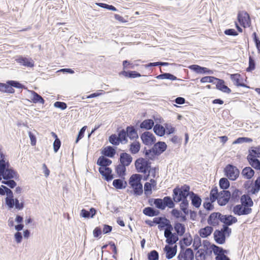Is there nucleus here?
<instances>
[{
	"instance_id": "nucleus-9",
	"label": "nucleus",
	"mask_w": 260,
	"mask_h": 260,
	"mask_svg": "<svg viewBox=\"0 0 260 260\" xmlns=\"http://www.w3.org/2000/svg\"><path fill=\"white\" fill-rule=\"evenodd\" d=\"M232 232H229V233L225 232L221 228L220 230H216L213 234L214 239L216 243L219 244H223L225 242L226 236L230 237Z\"/></svg>"
},
{
	"instance_id": "nucleus-30",
	"label": "nucleus",
	"mask_w": 260,
	"mask_h": 260,
	"mask_svg": "<svg viewBox=\"0 0 260 260\" xmlns=\"http://www.w3.org/2000/svg\"><path fill=\"white\" fill-rule=\"evenodd\" d=\"M111 164L112 160L104 156H100L96 162V164L102 168H108V167Z\"/></svg>"
},
{
	"instance_id": "nucleus-3",
	"label": "nucleus",
	"mask_w": 260,
	"mask_h": 260,
	"mask_svg": "<svg viewBox=\"0 0 260 260\" xmlns=\"http://www.w3.org/2000/svg\"><path fill=\"white\" fill-rule=\"evenodd\" d=\"M142 179V175L134 174L130 177L128 180V183L133 189V193L136 196H141L143 192Z\"/></svg>"
},
{
	"instance_id": "nucleus-21",
	"label": "nucleus",
	"mask_w": 260,
	"mask_h": 260,
	"mask_svg": "<svg viewBox=\"0 0 260 260\" xmlns=\"http://www.w3.org/2000/svg\"><path fill=\"white\" fill-rule=\"evenodd\" d=\"M189 196L191 205L195 208H199L202 203V199L200 196L193 191H190Z\"/></svg>"
},
{
	"instance_id": "nucleus-39",
	"label": "nucleus",
	"mask_w": 260,
	"mask_h": 260,
	"mask_svg": "<svg viewBox=\"0 0 260 260\" xmlns=\"http://www.w3.org/2000/svg\"><path fill=\"white\" fill-rule=\"evenodd\" d=\"M247 157L260 158V147H251Z\"/></svg>"
},
{
	"instance_id": "nucleus-46",
	"label": "nucleus",
	"mask_w": 260,
	"mask_h": 260,
	"mask_svg": "<svg viewBox=\"0 0 260 260\" xmlns=\"http://www.w3.org/2000/svg\"><path fill=\"white\" fill-rule=\"evenodd\" d=\"M249 164L256 170H260V161L256 158L247 157Z\"/></svg>"
},
{
	"instance_id": "nucleus-24",
	"label": "nucleus",
	"mask_w": 260,
	"mask_h": 260,
	"mask_svg": "<svg viewBox=\"0 0 260 260\" xmlns=\"http://www.w3.org/2000/svg\"><path fill=\"white\" fill-rule=\"evenodd\" d=\"M28 92L31 93L30 96V101L33 103H40L44 104L45 102L44 99L37 92L34 90H28Z\"/></svg>"
},
{
	"instance_id": "nucleus-2",
	"label": "nucleus",
	"mask_w": 260,
	"mask_h": 260,
	"mask_svg": "<svg viewBox=\"0 0 260 260\" xmlns=\"http://www.w3.org/2000/svg\"><path fill=\"white\" fill-rule=\"evenodd\" d=\"M190 186L184 184L181 187L176 186L173 190L172 200L174 203H179L181 201L187 199L190 194Z\"/></svg>"
},
{
	"instance_id": "nucleus-13",
	"label": "nucleus",
	"mask_w": 260,
	"mask_h": 260,
	"mask_svg": "<svg viewBox=\"0 0 260 260\" xmlns=\"http://www.w3.org/2000/svg\"><path fill=\"white\" fill-rule=\"evenodd\" d=\"M233 212L234 214L240 216L242 215H248L251 213L252 209L246 206L239 204L234 207Z\"/></svg>"
},
{
	"instance_id": "nucleus-64",
	"label": "nucleus",
	"mask_w": 260,
	"mask_h": 260,
	"mask_svg": "<svg viewBox=\"0 0 260 260\" xmlns=\"http://www.w3.org/2000/svg\"><path fill=\"white\" fill-rule=\"evenodd\" d=\"M224 34L226 36L236 37L239 35L238 31H237L234 28H228L224 30Z\"/></svg>"
},
{
	"instance_id": "nucleus-25",
	"label": "nucleus",
	"mask_w": 260,
	"mask_h": 260,
	"mask_svg": "<svg viewBox=\"0 0 260 260\" xmlns=\"http://www.w3.org/2000/svg\"><path fill=\"white\" fill-rule=\"evenodd\" d=\"M140 59L134 60L133 61L127 59L124 60L122 61V69L128 70H134L136 67L139 66L137 62L141 61Z\"/></svg>"
},
{
	"instance_id": "nucleus-38",
	"label": "nucleus",
	"mask_w": 260,
	"mask_h": 260,
	"mask_svg": "<svg viewBox=\"0 0 260 260\" xmlns=\"http://www.w3.org/2000/svg\"><path fill=\"white\" fill-rule=\"evenodd\" d=\"M191 71L198 74H204L206 67L198 64H191L188 67Z\"/></svg>"
},
{
	"instance_id": "nucleus-29",
	"label": "nucleus",
	"mask_w": 260,
	"mask_h": 260,
	"mask_svg": "<svg viewBox=\"0 0 260 260\" xmlns=\"http://www.w3.org/2000/svg\"><path fill=\"white\" fill-rule=\"evenodd\" d=\"M101 153L104 156L112 158L116 154V150L113 147L108 146L103 149Z\"/></svg>"
},
{
	"instance_id": "nucleus-10",
	"label": "nucleus",
	"mask_w": 260,
	"mask_h": 260,
	"mask_svg": "<svg viewBox=\"0 0 260 260\" xmlns=\"http://www.w3.org/2000/svg\"><path fill=\"white\" fill-rule=\"evenodd\" d=\"M230 77L236 86L250 88L249 86L243 83V78L241 74L239 73L231 74H230Z\"/></svg>"
},
{
	"instance_id": "nucleus-58",
	"label": "nucleus",
	"mask_w": 260,
	"mask_h": 260,
	"mask_svg": "<svg viewBox=\"0 0 260 260\" xmlns=\"http://www.w3.org/2000/svg\"><path fill=\"white\" fill-rule=\"evenodd\" d=\"M147 258L148 260H158V252L155 250H151L148 253Z\"/></svg>"
},
{
	"instance_id": "nucleus-17",
	"label": "nucleus",
	"mask_w": 260,
	"mask_h": 260,
	"mask_svg": "<svg viewBox=\"0 0 260 260\" xmlns=\"http://www.w3.org/2000/svg\"><path fill=\"white\" fill-rule=\"evenodd\" d=\"M4 180H8L13 178H16L18 177V173L12 167L10 166L5 169L3 172L0 173Z\"/></svg>"
},
{
	"instance_id": "nucleus-7",
	"label": "nucleus",
	"mask_w": 260,
	"mask_h": 260,
	"mask_svg": "<svg viewBox=\"0 0 260 260\" xmlns=\"http://www.w3.org/2000/svg\"><path fill=\"white\" fill-rule=\"evenodd\" d=\"M237 20L244 28L250 27L251 25L250 15L246 11H239L237 14Z\"/></svg>"
},
{
	"instance_id": "nucleus-23",
	"label": "nucleus",
	"mask_w": 260,
	"mask_h": 260,
	"mask_svg": "<svg viewBox=\"0 0 260 260\" xmlns=\"http://www.w3.org/2000/svg\"><path fill=\"white\" fill-rule=\"evenodd\" d=\"M133 160L132 156L126 152L121 153L120 155L119 161L120 164L126 167L128 166Z\"/></svg>"
},
{
	"instance_id": "nucleus-62",
	"label": "nucleus",
	"mask_w": 260,
	"mask_h": 260,
	"mask_svg": "<svg viewBox=\"0 0 260 260\" xmlns=\"http://www.w3.org/2000/svg\"><path fill=\"white\" fill-rule=\"evenodd\" d=\"M143 153L145 154L146 157L150 160H153L156 155H153V150L152 148L150 149H147L146 147L144 148Z\"/></svg>"
},
{
	"instance_id": "nucleus-16",
	"label": "nucleus",
	"mask_w": 260,
	"mask_h": 260,
	"mask_svg": "<svg viewBox=\"0 0 260 260\" xmlns=\"http://www.w3.org/2000/svg\"><path fill=\"white\" fill-rule=\"evenodd\" d=\"M231 193L230 191L223 190L219 192L218 204L221 206L225 205L231 199Z\"/></svg>"
},
{
	"instance_id": "nucleus-20",
	"label": "nucleus",
	"mask_w": 260,
	"mask_h": 260,
	"mask_svg": "<svg viewBox=\"0 0 260 260\" xmlns=\"http://www.w3.org/2000/svg\"><path fill=\"white\" fill-rule=\"evenodd\" d=\"M221 213L220 212H213L209 216L207 222L208 223L212 226H215L219 224V220L221 221Z\"/></svg>"
},
{
	"instance_id": "nucleus-40",
	"label": "nucleus",
	"mask_w": 260,
	"mask_h": 260,
	"mask_svg": "<svg viewBox=\"0 0 260 260\" xmlns=\"http://www.w3.org/2000/svg\"><path fill=\"white\" fill-rule=\"evenodd\" d=\"M154 121L152 119H148L144 120L141 123L140 127L141 128H144L147 130L151 129L155 125H154Z\"/></svg>"
},
{
	"instance_id": "nucleus-63",
	"label": "nucleus",
	"mask_w": 260,
	"mask_h": 260,
	"mask_svg": "<svg viewBox=\"0 0 260 260\" xmlns=\"http://www.w3.org/2000/svg\"><path fill=\"white\" fill-rule=\"evenodd\" d=\"M206 201L204 202L203 203V207L207 211H211L214 208V206L213 205V203L211 201L210 202H209L208 200H209L208 198H206Z\"/></svg>"
},
{
	"instance_id": "nucleus-18",
	"label": "nucleus",
	"mask_w": 260,
	"mask_h": 260,
	"mask_svg": "<svg viewBox=\"0 0 260 260\" xmlns=\"http://www.w3.org/2000/svg\"><path fill=\"white\" fill-rule=\"evenodd\" d=\"M215 84L216 89L223 93L230 94L232 92V90L225 85V82L222 79L217 78Z\"/></svg>"
},
{
	"instance_id": "nucleus-51",
	"label": "nucleus",
	"mask_w": 260,
	"mask_h": 260,
	"mask_svg": "<svg viewBox=\"0 0 260 260\" xmlns=\"http://www.w3.org/2000/svg\"><path fill=\"white\" fill-rule=\"evenodd\" d=\"M184 253V260H193L194 252L190 248H186L185 251H183Z\"/></svg>"
},
{
	"instance_id": "nucleus-60",
	"label": "nucleus",
	"mask_w": 260,
	"mask_h": 260,
	"mask_svg": "<svg viewBox=\"0 0 260 260\" xmlns=\"http://www.w3.org/2000/svg\"><path fill=\"white\" fill-rule=\"evenodd\" d=\"M143 153L145 154L146 157L150 160H153L156 155H153V150L152 148L150 149H147L146 147L144 148Z\"/></svg>"
},
{
	"instance_id": "nucleus-55",
	"label": "nucleus",
	"mask_w": 260,
	"mask_h": 260,
	"mask_svg": "<svg viewBox=\"0 0 260 260\" xmlns=\"http://www.w3.org/2000/svg\"><path fill=\"white\" fill-rule=\"evenodd\" d=\"M253 41L257 49V52L260 54V39L256 32H253L252 34Z\"/></svg>"
},
{
	"instance_id": "nucleus-11",
	"label": "nucleus",
	"mask_w": 260,
	"mask_h": 260,
	"mask_svg": "<svg viewBox=\"0 0 260 260\" xmlns=\"http://www.w3.org/2000/svg\"><path fill=\"white\" fill-rule=\"evenodd\" d=\"M120 76H123L125 78L134 79L141 77H147V75H141L136 71H132L128 69H123L119 73Z\"/></svg>"
},
{
	"instance_id": "nucleus-36",
	"label": "nucleus",
	"mask_w": 260,
	"mask_h": 260,
	"mask_svg": "<svg viewBox=\"0 0 260 260\" xmlns=\"http://www.w3.org/2000/svg\"><path fill=\"white\" fill-rule=\"evenodd\" d=\"M212 252L213 251L216 256H222L225 255L226 250L223 249L222 247H219L214 244L211 245Z\"/></svg>"
},
{
	"instance_id": "nucleus-35",
	"label": "nucleus",
	"mask_w": 260,
	"mask_h": 260,
	"mask_svg": "<svg viewBox=\"0 0 260 260\" xmlns=\"http://www.w3.org/2000/svg\"><path fill=\"white\" fill-rule=\"evenodd\" d=\"M126 131V133H127V137L131 140H134L138 138V135L137 132L134 126H127Z\"/></svg>"
},
{
	"instance_id": "nucleus-5",
	"label": "nucleus",
	"mask_w": 260,
	"mask_h": 260,
	"mask_svg": "<svg viewBox=\"0 0 260 260\" xmlns=\"http://www.w3.org/2000/svg\"><path fill=\"white\" fill-rule=\"evenodd\" d=\"M220 218V222L223 223L222 228L225 232L229 233V232H232V229L229 228V226L236 223L238 221L237 218L232 215H223L221 213Z\"/></svg>"
},
{
	"instance_id": "nucleus-4",
	"label": "nucleus",
	"mask_w": 260,
	"mask_h": 260,
	"mask_svg": "<svg viewBox=\"0 0 260 260\" xmlns=\"http://www.w3.org/2000/svg\"><path fill=\"white\" fill-rule=\"evenodd\" d=\"M154 205L158 209L164 210L167 207L169 208H173L175 204L170 196L165 197L162 199L157 198L154 200Z\"/></svg>"
},
{
	"instance_id": "nucleus-54",
	"label": "nucleus",
	"mask_w": 260,
	"mask_h": 260,
	"mask_svg": "<svg viewBox=\"0 0 260 260\" xmlns=\"http://www.w3.org/2000/svg\"><path fill=\"white\" fill-rule=\"evenodd\" d=\"M118 139L120 140L121 143H123V142H124V143H126L127 142V133H126V131L124 129H122L119 132L118 134Z\"/></svg>"
},
{
	"instance_id": "nucleus-42",
	"label": "nucleus",
	"mask_w": 260,
	"mask_h": 260,
	"mask_svg": "<svg viewBox=\"0 0 260 260\" xmlns=\"http://www.w3.org/2000/svg\"><path fill=\"white\" fill-rule=\"evenodd\" d=\"M126 166L121 164L117 165L115 168V171L118 177L123 178L124 179V176L126 175Z\"/></svg>"
},
{
	"instance_id": "nucleus-44",
	"label": "nucleus",
	"mask_w": 260,
	"mask_h": 260,
	"mask_svg": "<svg viewBox=\"0 0 260 260\" xmlns=\"http://www.w3.org/2000/svg\"><path fill=\"white\" fill-rule=\"evenodd\" d=\"M219 192L218 191V188L216 186L213 188L210 192V200L212 202H215L216 200H219Z\"/></svg>"
},
{
	"instance_id": "nucleus-52",
	"label": "nucleus",
	"mask_w": 260,
	"mask_h": 260,
	"mask_svg": "<svg viewBox=\"0 0 260 260\" xmlns=\"http://www.w3.org/2000/svg\"><path fill=\"white\" fill-rule=\"evenodd\" d=\"M217 78L214 76H204L201 78L200 82L202 83H210L212 84H215V82L217 80Z\"/></svg>"
},
{
	"instance_id": "nucleus-57",
	"label": "nucleus",
	"mask_w": 260,
	"mask_h": 260,
	"mask_svg": "<svg viewBox=\"0 0 260 260\" xmlns=\"http://www.w3.org/2000/svg\"><path fill=\"white\" fill-rule=\"evenodd\" d=\"M109 141L111 144L115 146L118 145L120 143V140L116 134L111 135L109 137Z\"/></svg>"
},
{
	"instance_id": "nucleus-14",
	"label": "nucleus",
	"mask_w": 260,
	"mask_h": 260,
	"mask_svg": "<svg viewBox=\"0 0 260 260\" xmlns=\"http://www.w3.org/2000/svg\"><path fill=\"white\" fill-rule=\"evenodd\" d=\"M141 139L143 144L146 145H151L156 141V138L152 133L145 132L141 135Z\"/></svg>"
},
{
	"instance_id": "nucleus-50",
	"label": "nucleus",
	"mask_w": 260,
	"mask_h": 260,
	"mask_svg": "<svg viewBox=\"0 0 260 260\" xmlns=\"http://www.w3.org/2000/svg\"><path fill=\"white\" fill-rule=\"evenodd\" d=\"M141 148L140 142L136 141L131 144L129 150L132 154H136L139 152Z\"/></svg>"
},
{
	"instance_id": "nucleus-32",
	"label": "nucleus",
	"mask_w": 260,
	"mask_h": 260,
	"mask_svg": "<svg viewBox=\"0 0 260 260\" xmlns=\"http://www.w3.org/2000/svg\"><path fill=\"white\" fill-rule=\"evenodd\" d=\"M174 230L176 235L178 236H182L185 232V225L178 222H176L174 224Z\"/></svg>"
},
{
	"instance_id": "nucleus-1",
	"label": "nucleus",
	"mask_w": 260,
	"mask_h": 260,
	"mask_svg": "<svg viewBox=\"0 0 260 260\" xmlns=\"http://www.w3.org/2000/svg\"><path fill=\"white\" fill-rule=\"evenodd\" d=\"M14 88L27 89V87L19 81L8 80L5 83L0 82V92L2 93H14L15 90Z\"/></svg>"
},
{
	"instance_id": "nucleus-28",
	"label": "nucleus",
	"mask_w": 260,
	"mask_h": 260,
	"mask_svg": "<svg viewBox=\"0 0 260 260\" xmlns=\"http://www.w3.org/2000/svg\"><path fill=\"white\" fill-rule=\"evenodd\" d=\"M5 189V194H7V197L5 198V204L7 206H12L13 199L14 198V195L13 191L7 186L3 187Z\"/></svg>"
},
{
	"instance_id": "nucleus-27",
	"label": "nucleus",
	"mask_w": 260,
	"mask_h": 260,
	"mask_svg": "<svg viewBox=\"0 0 260 260\" xmlns=\"http://www.w3.org/2000/svg\"><path fill=\"white\" fill-rule=\"evenodd\" d=\"M164 236L166 238V242L168 245H173L179 240L178 236L175 233L164 234Z\"/></svg>"
},
{
	"instance_id": "nucleus-61",
	"label": "nucleus",
	"mask_w": 260,
	"mask_h": 260,
	"mask_svg": "<svg viewBox=\"0 0 260 260\" xmlns=\"http://www.w3.org/2000/svg\"><path fill=\"white\" fill-rule=\"evenodd\" d=\"M143 153L145 154L146 157L150 160H153L156 155H153V150L152 148L150 149H147L146 147L144 148Z\"/></svg>"
},
{
	"instance_id": "nucleus-15",
	"label": "nucleus",
	"mask_w": 260,
	"mask_h": 260,
	"mask_svg": "<svg viewBox=\"0 0 260 260\" xmlns=\"http://www.w3.org/2000/svg\"><path fill=\"white\" fill-rule=\"evenodd\" d=\"M167 148V145L164 142L158 141L155 143L152 147V150H153V155L159 156L164 152H165Z\"/></svg>"
},
{
	"instance_id": "nucleus-49",
	"label": "nucleus",
	"mask_w": 260,
	"mask_h": 260,
	"mask_svg": "<svg viewBox=\"0 0 260 260\" xmlns=\"http://www.w3.org/2000/svg\"><path fill=\"white\" fill-rule=\"evenodd\" d=\"M188 206L189 202L187 199L181 201V203L180 204V210L185 215H188L189 213V210L188 209Z\"/></svg>"
},
{
	"instance_id": "nucleus-53",
	"label": "nucleus",
	"mask_w": 260,
	"mask_h": 260,
	"mask_svg": "<svg viewBox=\"0 0 260 260\" xmlns=\"http://www.w3.org/2000/svg\"><path fill=\"white\" fill-rule=\"evenodd\" d=\"M219 185L221 189H226L230 185V182L226 178H221L219 180Z\"/></svg>"
},
{
	"instance_id": "nucleus-12",
	"label": "nucleus",
	"mask_w": 260,
	"mask_h": 260,
	"mask_svg": "<svg viewBox=\"0 0 260 260\" xmlns=\"http://www.w3.org/2000/svg\"><path fill=\"white\" fill-rule=\"evenodd\" d=\"M15 61L20 65L25 67L33 68L35 66V61L31 57L19 55L15 59Z\"/></svg>"
},
{
	"instance_id": "nucleus-43",
	"label": "nucleus",
	"mask_w": 260,
	"mask_h": 260,
	"mask_svg": "<svg viewBox=\"0 0 260 260\" xmlns=\"http://www.w3.org/2000/svg\"><path fill=\"white\" fill-rule=\"evenodd\" d=\"M154 133L159 137H162L165 134V128L162 125L156 123L153 127Z\"/></svg>"
},
{
	"instance_id": "nucleus-34",
	"label": "nucleus",
	"mask_w": 260,
	"mask_h": 260,
	"mask_svg": "<svg viewBox=\"0 0 260 260\" xmlns=\"http://www.w3.org/2000/svg\"><path fill=\"white\" fill-rule=\"evenodd\" d=\"M122 179H116L113 181V186L117 189L125 188L127 186V182Z\"/></svg>"
},
{
	"instance_id": "nucleus-22",
	"label": "nucleus",
	"mask_w": 260,
	"mask_h": 260,
	"mask_svg": "<svg viewBox=\"0 0 260 260\" xmlns=\"http://www.w3.org/2000/svg\"><path fill=\"white\" fill-rule=\"evenodd\" d=\"M161 74L156 76L155 78L159 80L167 79L171 81H183V80L178 78L174 75L170 73L162 72L160 70Z\"/></svg>"
},
{
	"instance_id": "nucleus-37",
	"label": "nucleus",
	"mask_w": 260,
	"mask_h": 260,
	"mask_svg": "<svg viewBox=\"0 0 260 260\" xmlns=\"http://www.w3.org/2000/svg\"><path fill=\"white\" fill-rule=\"evenodd\" d=\"M241 174L245 178L250 179L254 174V171L250 167H246L243 169Z\"/></svg>"
},
{
	"instance_id": "nucleus-19",
	"label": "nucleus",
	"mask_w": 260,
	"mask_h": 260,
	"mask_svg": "<svg viewBox=\"0 0 260 260\" xmlns=\"http://www.w3.org/2000/svg\"><path fill=\"white\" fill-rule=\"evenodd\" d=\"M99 171L104 179L108 182L112 180L114 178L112 174V170L110 168L100 167Z\"/></svg>"
},
{
	"instance_id": "nucleus-6",
	"label": "nucleus",
	"mask_w": 260,
	"mask_h": 260,
	"mask_svg": "<svg viewBox=\"0 0 260 260\" xmlns=\"http://www.w3.org/2000/svg\"><path fill=\"white\" fill-rule=\"evenodd\" d=\"M135 165L138 172L146 174L150 169L151 162L149 160L141 157L135 161Z\"/></svg>"
},
{
	"instance_id": "nucleus-41",
	"label": "nucleus",
	"mask_w": 260,
	"mask_h": 260,
	"mask_svg": "<svg viewBox=\"0 0 260 260\" xmlns=\"http://www.w3.org/2000/svg\"><path fill=\"white\" fill-rule=\"evenodd\" d=\"M209 252H207L205 249L200 248L198 250L196 253V260H205L206 256L207 255H210Z\"/></svg>"
},
{
	"instance_id": "nucleus-48",
	"label": "nucleus",
	"mask_w": 260,
	"mask_h": 260,
	"mask_svg": "<svg viewBox=\"0 0 260 260\" xmlns=\"http://www.w3.org/2000/svg\"><path fill=\"white\" fill-rule=\"evenodd\" d=\"M241 202L242 204H244V206H246L248 207L252 206L253 204L251 198L249 196L245 194L242 196Z\"/></svg>"
},
{
	"instance_id": "nucleus-33",
	"label": "nucleus",
	"mask_w": 260,
	"mask_h": 260,
	"mask_svg": "<svg viewBox=\"0 0 260 260\" xmlns=\"http://www.w3.org/2000/svg\"><path fill=\"white\" fill-rule=\"evenodd\" d=\"M213 231V228L211 226H207L204 228L201 229L199 233L200 236L203 238H207L209 236Z\"/></svg>"
},
{
	"instance_id": "nucleus-8",
	"label": "nucleus",
	"mask_w": 260,
	"mask_h": 260,
	"mask_svg": "<svg viewBox=\"0 0 260 260\" xmlns=\"http://www.w3.org/2000/svg\"><path fill=\"white\" fill-rule=\"evenodd\" d=\"M225 175L231 180L235 181L239 175L240 172L237 168L233 165H228L224 169Z\"/></svg>"
},
{
	"instance_id": "nucleus-56",
	"label": "nucleus",
	"mask_w": 260,
	"mask_h": 260,
	"mask_svg": "<svg viewBox=\"0 0 260 260\" xmlns=\"http://www.w3.org/2000/svg\"><path fill=\"white\" fill-rule=\"evenodd\" d=\"M201 239L199 236L196 235L193 237V247L195 250L198 249V248L201 246Z\"/></svg>"
},
{
	"instance_id": "nucleus-59",
	"label": "nucleus",
	"mask_w": 260,
	"mask_h": 260,
	"mask_svg": "<svg viewBox=\"0 0 260 260\" xmlns=\"http://www.w3.org/2000/svg\"><path fill=\"white\" fill-rule=\"evenodd\" d=\"M180 241H181L182 244H183L186 246H189L191 245L192 242V238L191 235L189 234L188 236H187L186 235H185Z\"/></svg>"
},
{
	"instance_id": "nucleus-26",
	"label": "nucleus",
	"mask_w": 260,
	"mask_h": 260,
	"mask_svg": "<svg viewBox=\"0 0 260 260\" xmlns=\"http://www.w3.org/2000/svg\"><path fill=\"white\" fill-rule=\"evenodd\" d=\"M164 251L166 252V257L167 259L172 258L177 253V245L173 247H170L169 245H166L164 248Z\"/></svg>"
},
{
	"instance_id": "nucleus-45",
	"label": "nucleus",
	"mask_w": 260,
	"mask_h": 260,
	"mask_svg": "<svg viewBox=\"0 0 260 260\" xmlns=\"http://www.w3.org/2000/svg\"><path fill=\"white\" fill-rule=\"evenodd\" d=\"M255 67L256 62L254 57L249 55L248 60V66L246 69V71L247 72H252V71L255 70Z\"/></svg>"
},
{
	"instance_id": "nucleus-47",
	"label": "nucleus",
	"mask_w": 260,
	"mask_h": 260,
	"mask_svg": "<svg viewBox=\"0 0 260 260\" xmlns=\"http://www.w3.org/2000/svg\"><path fill=\"white\" fill-rule=\"evenodd\" d=\"M11 202L12 203V204H13V205H12V206H8L9 209H12L14 207H15V208L16 209L21 210L24 208V202L22 201V202L19 203V201L17 198H15V199L13 198V201H11Z\"/></svg>"
},
{
	"instance_id": "nucleus-31",
	"label": "nucleus",
	"mask_w": 260,
	"mask_h": 260,
	"mask_svg": "<svg viewBox=\"0 0 260 260\" xmlns=\"http://www.w3.org/2000/svg\"><path fill=\"white\" fill-rule=\"evenodd\" d=\"M143 213L146 216L153 217L158 215L160 212L153 207H147L143 209Z\"/></svg>"
}]
</instances>
